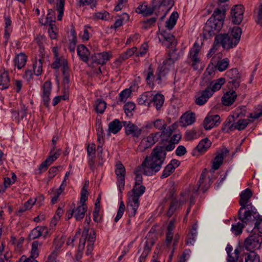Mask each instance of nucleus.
Wrapping results in <instances>:
<instances>
[{"instance_id":"1","label":"nucleus","mask_w":262,"mask_h":262,"mask_svg":"<svg viewBox=\"0 0 262 262\" xmlns=\"http://www.w3.org/2000/svg\"><path fill=\"white\" fill-rule=\"evenodd\" d=\"M165 160V153L161 148H157L152 151L150 156L146 157L141 165L135 171V184H141L142 182L141 173L146 176H152L159 171Z\"/></svg>"},{"instance_id":"2","label":"nucleus","mask_w":262,"mask_h":262,"mask_svg":"<svg viewBox=\"0 0 262 262\" xmlns=\"http://www.w3.org/2000/svg\"><path fill=\"white\" fill-rule=\"evenodd\" d=\"M225 16L224 10L215 9L212 16L205 24L204 28V32L211 36L215 34V31H220L223 26Z\"/></svg>"},{"instance_id":"3","label":"nucleus","mask_w":262,"mask_h":262,"mask_svg":"<svg viewBox=\"0 0 262 262\" xmlns=\"http://www.w3.org/2000/svg\"><path fill=\"white\" fill-rule=\"evenodd\" d=\"M236 45L233 42V40L228 34H220L216 36L213 47L210 49L207 56L211 57L220 46H222L224 49L228 50Z\"/></svg>"},{"instance_id":"4","label":"nucleus","mask_w":262,"mask_h":262,"mask_svg":"<svg viewBox=\"0 0 262 262\" xmlns=\"http://www.w3.org/2000/svg\"><path fill=\"white\" fill-rule=\"evenodd\" d=\"M179 58L178 54L175 50L169 51V57L163 62V64L158 68L159 73L156 75L157 80H161V78L164 76L167 72L173 69L174 62Z\"/></svg>"},{"instance_id":"5","label":"nucleus","mask_w":262,"mask_h":262,"mask_svg":"<svg viewBox=\"0 0 262 262\" xmlns=\"http://www.w3.org/2000/svg\"><path fill=\"white\" fill-rule=\"evenodd\" d=\"M145 241L140 246L138 253H141L140 260H144L147 257L152 246L155 244V235L152 233L149 232L146 236Z\"/></svg>"},{"instance_id":"6","label":"nucleus","mask_w":262,"mask_h":262,"mask_svg":"<svg viewBox=\"0 0 262 262\" xmlns=\"http://www.w3.org/2000/svg\"><path fill=\"white\" fill-rule=\"evenodd\" d=\"M262 242V237L258 234H253L247 238L245 242L246 249L253 251L260 248Z\"/></svg>"},{"instance_id":"7","label":"nucleus","mask_w":262,"mask_h":262,"mask_svg":"<svg viewBox=\"0 0 262 262\" xmlns=\"http://www.w3.org/2000/svg\"><path fill=\"white\" fill-rule=\"evenodd\" d=\"M160 137V133L150 134L149 136L144 138L139 146V150H144L146 148L151 147L158 140Z\"/></svg>"},{"instance_id":"8","label":"nucleus","mask_w":262,"mask_h":262,"mask_svg":"<svg viewBox=\"0 0 262 262\" xmlns=\"http://www.w3.org/2000/svg\"><path fill=\"white\" fill-rule=\"evenodd\" d=\"M244 6L242 5L234 6L231 10L232 21L235 24H239L243 19Z\"/></svg>"},{"instance_id":"9","label":"nucleus","mask_w":262,"mask_h":262,"mask_svg":"<svg viewBox=\"0 0 262 262\" xmlns=\"http://www.w3.org/2000/svg\"><path fill=\"white\" fill-rule=\"evenodd\" d=\"M200 51V47L198 43L195 42L189 52V59L192 62L191 66L195 70L198 69V65L200 62L199 57Z\"/></svg>"},{"instance_id":"10","label":"nucleus","mask_w":262,"mask_h":262,"mask_svg":"<svg viewBox=\"0 0 262 262\" xmlns=\"http://www.w3.org/2000/svg\"><path fill=\"white\" fill-rule=\"evenodd\" d=\"M160 41L166 47H171V50L177 45V40L174 36L166 31H162L159 36Z\"/></svg>"},{"instance_id":"11","label":"nucleus","mask_w":262,"mask_h":262,"mask_svg":"<svg viewBox=\"0 0 262 262\" xmlns=\"http://www.w3.org/2000/svg\"><path fill=\"white\" fill-rule=\"evenodd\" d=\"M139 198L135 195H132L128 194V203L127 206V210L129 216H134L136 213V211L139 207Z\"/></svg>"},{"instance_id":"12","label":"nucleus","mask_w":262,"mask_h":262,"mask_svg":"<svg viewBox=\"0 0 262 262\" xmlns=\"http://www.w3.org/2000/svg\"><path fill=\"white\" fill-rule=\"evenodd\" d=\"M252 195V192L251 190L247 188L244 191H243L240 194V201L239 204L241 205V210H244V209L252 208V205L251 203H249L250 199Z\"/></svg>"},{"instance_id":"13","label":"nucleus","mask_w":262,"mask_h":262,"mask_svg":"<svg viewBox=\"0 0 262 262\" xmlns=\"http://www.w3.org/2000/svg\"><path fill=\"white\" fill-rule=\"evenodd\" d=\"M229 150L226 148H223L217 151L212 161V169L215 170L219 168L223 163L224 158L227 155Z\"/></svg>"},{"instance_id":"14","label":"nucleus","mask_w":262,"mask_h":262,"mask_svg":"<svg viewBox=\"0 0 262 262\" xmlns=\"http://www.w3.org/2000/svg\"><path fill=\"white\" fill-rule=\"evenodd\" d=\"M125 133L127 135H131L134 138H139L142 133V129L130 122H124Z\"/></svg>"},{"instance_id":"15","label":"nucleus","mask_w":262,"mask_h":262,"mask_svg":"<svg viewBox=\"0 0 262 262\" xmlns=\"http://www.w3.org/2000/svg\"><path fill=\"white\" fill-rule=\"evenodd\" d=\"M116 174L118 179V187L120 191L124 189L125 183V169L124 166L121 163L116 164Z\"/></svg>"},{"instance_id":"16","label":"nucleus","mask_w":262,"mask_h":262,"mask_svg":"<svg viewBox=\"0 0 262 262\" xmlns=\"http://www.w3.org/2000/svg\"><path fill=\"white\" fill-rule=\"evenodd\" d=\"M220 123V117L219 115H208L205 118L203 125L206 130H208L219 125Z\"/></svg>"},{"instance_id":"17","label":"nucleus","mask_w":262,"mask_h":262,"mask_svg":"<svg viewBox=\"0 0 262 262\" xmlns=\"http://www.w3.org/2000/svg\"><path fill=\"white\" fill-rule=\"evenodd\" d=\"M226 75L230 79L229 83L232 84L234 88L239 86L241 76L236 69H232L227 71Z\"/></svg>"},{"instance_id":"18","label":"nucleus","mask_w":262,"mask_h":262,"mask_svg":"<svg viewBox=\"0 0 262 262\" xmlns=\"http://www.w3.org/2000/svg\"><path fill=\"white\" fill-rule=\"evenodd\" d=\"M212 96V92L206 89L197 94L195 96V102L199 105H204Z\"/></svg>"},{"instance_id":"19","label":"nucleus","mask_w":262,"mask_h":262,"mask_svg":"<svg viewBox=\"0 0 262 262\" xmlns=\"http://www.w3.org/2000/svg\"><path fill=\"white\" fill-rule=\"evenodd\" d=\"M111 56L112 55L111 53L103 52L95 54L92 56L91 59L93 63L104 64L110 59Z\"/></svg>"},{"instance_id":"20","label":"nucleus","mask_w":262,"mask_h":262,"mask_svg":"<svg viewBox=\"0 0 262 262\" xmlns=\"http://www.w3.org/2000/svg\"><path fill=\"white\" fill-rule=\"evenodd\" d=\"M42 98L44 104L48 106L50 100V96L51 95L52 84L50 81H46L42 85Z\"/></svg>"},{"instance_id":"21","label":"nucleus","mask_w":262,"mask_h":262,"mask_svg":"<svg viewBox=\"0 0 262 262\" xmlns=\"http://www.w3.org/2000/svg\"><path fill=\"white\" fill-rule=\"evenodd\" d=\"M137 50L136 48H133L128 49L126 52L123 53L120 56L116 59L114 64L116 67H118L121 63L132 56Z\"/></svg>"},{"instance_id":"22","label":"nucleus","mask_w":262,"mask_h":262,"mask_svg":"<svg viewBox=\"0 0 262 262\" xmlns=\"http://www.w3.org/2000/svg\"><path fill=\"white\" fill-rule=\"evenodd\" d=\"M237 97V94L234 91L227 92L222 97V101L225 106H229L233 103Z\"/></svg>"},{"instance_id":"23","label":"nucleus","mask_w":262,"mask_h":262,"mask_svg":"<svg viewBox=\"0 0 262 262\" xmlns=\"http://www.w3.org/2000/svg\"><path fill=\"white\" fill-rule=\"evenodd\" d=\"M89 158V165L92 170L95 169V145L93 143L89 144L87 147Z\"/></svg>"},{"instance_id":"24","label":"nucleus","mask_w":262,"mask_h":262,"mask_svg":"<svg viewBox=\"0 0 262 262\" xmlns=\"http://www.w3.org/2000/svg\"><path fill=\"white\" fill-rule=\"evenodd\" d=\"M164 102V97L162 94L151 93L150 103H153L154 105L157 110H159L163 106Z\"/></svg>"},{"instance_id":"25","label":"nucleus","mask_w":262,"mask_h":262,"mask_svg":"<svg viewBox=\"0 0 262 262\" xmlns=\"http://www.w3.org/2000/svg\"><path fill=\"white\" fill-rule=\"evenodd\" d=\"M27 61V56L24 53H20L17 54L14 59V64L18 69L23 68L26 63Z\"/></svg>"},{"instance_id":"26","label":"nucleus","mask_w":262,"mask_h":262,"mask_svg":"<svg viewBox=\"0 0 262 262\" xmlns=\"http://www.w3.org/2000/svg\"><path fill=\"white\" fill-rule=\"evenodd\" d=\"M195 120V114L193 113H186L180 118V122L182 126H187L192 124Z\"/></svg>"},{"instance_id":"27","label":"nucleus","mask_w":262,"mask_h":262,"mask_svg":"<svg viewBox=\"0 0 262 262\" xmlns=\"http://www.w3.org/2000/svg\"><path fill=\"white\" fill-rule=\"evenodd\" d=\"M10 85V79L7 71L1 70L0 72V89L5 90Z\"/></svg>"},{"instance_id":"28","label":"nucleus","mask_w":262,"mask_h":262,"mask_svg":"<svg viewBox=\"0 0 262 262\" xmlns=\"http://www.w3.org/2000/svg\"><path fill=\"white\" fill-rule=\"evenodd\" d=\"M55 0H48L50 4H53ZM65 0H56L55 10L58 12L57 19L61 20L63 14Z\"/></svg>"},{"instance_id":"29","label":"nucleus","mask_w":262,"mask_h":262,"mask_svg":"<svg viewBox=\"0 0 262 262\" xmlns=\"http://www.w3.org/2000/svg\"><path fill=\"white\" fill-rule=\"evenodd\" d=\"M87 210L86 205H80L76 208L73 209L74 217L76 221H80L83 218Z\"/></svg>"},{"instance_id":"30","label":"nucleus","mask_w":262,"mask_h":262,"mask_svg":"<svg viewBox=\"0 0 262 262\" xmlns=\"http://www.w3.org/2000/svg\"><path fill=\"white\" fill-rule=\"evenodd\" d=\"M77 50L80 59L84 62H88L90 54L89 50L84 45H80L78 46Z\"/></svg>"},{"instance_id":"31","label":"nucleus","mask_w":262,"mask_h":262,"mask_svg":"<svg viewBox=\"0 0 262 262\" xmlns=\"http://www.w3.org/2000/svg\"><path fill=\"white\" fill-rule=\"evenodd\" d=\"M122 128V124L118 119H115L108 124V135L111 133L114 134H117Z\"/></svg>"},{"instance_id":"32","label":"nucleus","mask_w":262,"mask_h":262,"mask_svg":"<svg viewBox=\"0 0 262 262\" xmlns=\"http://www.w3.org/2000/svg\"><path fill=\"white\" fill-rule=\"evenodd\" d=\"M43 233H47V229L45 227H37L33 229L29 235L30 239L33 240L38 238L42 235Z\"/></svg>"},{"instance_id":"33","label":"nucleus","mask_w":262,"mask_h":262,"mask_svg":"<svg viewBox=\"0 0 262 262\" xmlns=\"http://www.w3.org/2000/svg\"><path fill=\"white\" fill-rule=\"evenodd\" d=\"M225 80L223 78H219L210 82V85L206 89H209L212 92V94L216 91L219 90L222 85L225 83Z\"/></svg>"},{"instance_id":"34","label":"nucleus","mask_w":262,"mask_h":262,"mask_svg":"<svg viewBox=\"0 0 262 262\" xmlns=\"http://www.w3.org/2000/svg\"><path fill=\"white\" fill-rule=\"evenodd\" d=\"M173 192L172 191H170V195L171 196V199L170 200L169 209L167 213V216L169 217L171 216L179 206H180L178 201L175 198H173Z\"/></svg>"},{"instance_id":"35","label":"nucleus","mask_w":262,"mask_h":262,"mask_svg":"<svg viewBox=\"0 0 262 262\" xmlns=\"http://www.w3.org/2000/svg\"><path fill=\"white\" fill-rule=\"evenodd\" d=\"M253 207L252 206V208L247 209V210L242 214V211L241 208L238 210L239 219L241 220L243 223H247L251 219L252 216V212L253 211Z\"/></svg>"},{"instance_id":"36","label":"nucleus","mask_w":262,"mask_h":262,"mask_svg":"<svg viewBox=\"0 0 262 262\" xmlns=\"http://www.w3.org/2000/svg\"><path fill=\"white\" fill-rule=\"evenodd\" d=\"M154 10L155 8L153 6H148L145 5H142L137 8L136 12L143 14L144 16H147L151 14Z\"/></svg>"},{"instance_id":"37","label":"nucleus","mask_w":262,"mask_h":262,"mask_svg":"<svg viewBox=\"0 0 262 262\" xmlns=\"http://www.w3.org/2000/svg\"><path fill=\"white\" fill-rule=\"evenodd\" d=\"M242 32V29L241 28L238 27H234L233 28L231 34L229 35L231 36V38L233 40V42L235 43V44L237 45L239 42Z\"/></svg>"},{"instance_id":"38","label":"nucleus","mask_w":262,"mask_h":262,"mask_svg":"<svg viewBox=\"0 0 262 262\" xmlns=\"http://www.w3.org/2000/svg\"><path fill=\"white\" fill-rule=\"evenodd\" d=\"M178 16L179 15L177 12H173L166 22V27L169 30L172 29L176 24Z\"/></svg>"},{"instance_id":"39","label":"nucleus","mask_w":262,"mask_h":262,"mask_svg":"<svg viewBox=\"0 0 262 262\" xmlns=\"http://www.w3.org/2000/svg\"><path fill=\"white\" fill-rule=\"evenodd\" d=\"M151 96V93L149 92H146L143 93L138 99V103L140 105L148 104V106H149L150 104V98Z\"/></svg>"},{"instance_id":"40","label":"nucleus","mask_w":262,"mask_h":262,"mask_svg":"<svg viewBox=\"0 0 262 262\" xmlns=\"http://www.w3.org/2000/svg\"><path fill=\"white\" fill-rule=\"evenodd\" d=\"M211 142L207 139L205 138L201 140L196 146V148L200 152L205 151L210 146Z\"/></svg>"},{"instance_id":"41","label":"nucleus","mask_w":262,"mask_h":262,"mask_svg":"<svg viewBox=\"0 0 262 262\" xmlns=\"http://www.w3.org/2000/svg\"><path fill=\"white\" fill-rule=\"evenodd\" d=\"M94 107L97 113L102 114L106 108V103L101 99H97L95 102Z\"/></svg>"},{"instance_id":"42","label":"nucleus","mask_w":262,"mask_h":262,"mask_svg":"<svg viewBox=\"0 0 262 262\" xmlns=\"http://www.w3.org/2000/svg\"><path fill=\"white\" fill-rule=\"evenodd\" d=\"M145 190V187L141 184H135L134 188L132 190V193H129L132 195H135L138 197H140L142 195Z\"/></svg>"},{"instance_id":"43","label":"nucleus","mask_w":262,"mask_h":262,"mask_svg":"<svg viewBox=\"0 0 262 262\" xmlns=\"http://www.w3.org/2000/svg\"><path fill=\"white\" fill-rule=\"evenodd\" d=\"M245 262H260L259 256L254 251L245 255Z\"/></svg>"},{"instance_id":"44","label":"nucleus","mask_w":262,"mask_h":262,"mask_svg":"<svg viewBox=\"0 0 262 262\" xmlns=\"http://www.w3.org/2000/svg\"><path fill=\"white\" fill-rule=\"evenodd\" d=\"M11 20L9 17H5V30L4 38L6 41H7L9 38L10 33L12 31V28L11 27Z\"/></svg>"},{"instance_id":"45","label":"nucleus","mask_w":262,"mask_h":262,"mask_svg":"<svg viewBox=\"0 0 262 262\" xmlns=\"http://www.w3.org/2000/svg\"><path fill=\"white\" fill-rule=\"evenodd\" d=\"M174 128L175 126L174 124H172L168 127H167L166 125L164 127L162 128V132L160 133V137L162 136H165L166 137H170Z\"/></svg>"},{"instance_id":"46","label":"nucleus","mask_w":262,"mask_h":262,"mask_svg":"<svg viewBox=\"0 0 262 262\" xmlns=\"http://www.w3.org/2000/svg\"><path fill=\"white\" fill-rule=\"evenodd\" d=\"M249 123V120L247 119H241L234 123V129L239 130H243L246 128Z\"/></svg>"},{"instance_id":"47","label":"nucleus","mask_w":262,"mask_h":262,"mask_svg":"<svg viewBox=\"0 0 262 262\" xmlns=\"http://www.w3.org/2000/svg\"><path fill=\"white\" fill-rule=\"evenodd\" d=\"M42 60L39 59L38 61H36L33 66L34 73L36 76L41 75L42 72Z\"/></svg>"},{"instance_id":"48","label":"nucleus","mask_w":262,"mask_h":262,"mask_svg":"<svg viewBox=\"0 0 262 262\" xmlns=\"http://www.w3.org/2000/svg\"><path fill=\"white\" fill-rule=\"evenodd\" d=\"M229 60L228 58H224L223 60L218 61L216 68L220 71L225 70L229 66Z\"/></svg>"},{"instance_id":"49","label":"nucleus","mask_w":262,"mask_h":262,"mask_svg":"<svg viewBox=\"0 0 262 262\" xmlns=\"http://www.w3.org/2000/svg\"><path fill=\"white\" fill-rule=\"evenodd\" d=\"M89 229L84 228L82 234V237L79 239L78 249L80 250H83L86 242V235H88Z\"/></svg>"},{"instance_id":"50","label":"nucleus","mask_w":262,"mask_h":262,"mask_svg":"<svg viewBox=\"0 0 262 262\" xmlns=\"http://www.w3.org/2000/svg\"><path fill=\"white\" fill-rule=\"evenodd\" d=\"M244 223H237L235 225H232L231 230L235 235H239L242 232V230L244 227Z\"/></svg>"},{"instance_id":"51","label":"nucleus","mask_w":262,"mask_h":262,"mask_svg":"<svg viewBox=\"0 0 262 262\" xmlns=\"http://www.w3.org/2000/svg\"><path fill=\"white\" fill-rule=\"evenodd\" d=\"M135 108V104L133 102H127L123 107L124 112L127 116H130L132 115V112L134 110Z\"/></svg>"},{"instance_id":"52","label":"nucleus","mask_w":262,"mask_h":262,"mask_svg":"<svg viewBox=\"0 0 262 262\" xmlns=\"http://www.w3.org/2000/svg\"><path fill=\"white\" fill-rule=\"evenodd\" d=\"M60 150H58L57 151H54L51 154L50 152L49 156L46 159V162L51 165L54 161H55L60 155Z\"/></svg>"},{"instance_id":"53","label":"nucleus","mask_w":262,"mask_h":262,"mask_svg":"<svg viewBox=\"0 0 262 262\" xmlns=\"http://www.w3.org/2000/svg\"><path fill=\"white\" fill-rule=\"evenodd\" d=\"M40 245L41 243H39L38 241H34L32 243L31 257L35 258L38 256V247Z\"/></svg>"},{"instance_id":"54","label":"nucleus","mask_w":262,"mask_h":262,"mask_svg":"<svg viewBox=\"0 0 262 262\" xmlns=\"http://www.w3.org/2000/svg\"><path fill=\"white\" fill-rule=\"evenodd\" d=\"M125 209V206L123 201H121L120 203L119 207L117 213V215L116 216L114 221L115 222H117L122 216L124 210Z\"/></svg>"},{"instance_id":"55","label":"nucleus","mask_w":262,"mask_h":262,"mask_svg":"<svg viewBox=\"0 0 262 262\" xmlns=\"http://www.w3.org/2000/svg\"><path fill=\"white\" fill-rule=\"evenodd\" d=\"M159 73V71L158 70V72H157L156 75H154V72L150 68H149V71L147 73L146 79L147 80V82L148 84H151L154 80L156 81H158L159 83L161 81L159 80H157V74Z\"/></svg>"},{"instance_id":"56","label":"nucleus","mask_w":262,"mask_h":262,"mask_svg":"<svg viewBox=\"0 0 262 262\" xmlns=\"http://www.w3.org/2000/svg\"><path fill=\"white\" fill-rule=\"evenodd\" d=\"M199 135L194 130H189L186 132L185 138L186 140L190 141L194 139L198 138Z\"/></svg>"},{"instance_id":"57","label":"nucleus","mask_w":262,"mask_h":262,"mask_svg":"<svg viewBox=\"0 0 262 262\" xmlns=\"http://www.w3.org/2000/svg\"><path fill=\"white\" fill-rule=\"evenodd\" d=\"M132 91L128 89L122 91L119 94V100L121 102H125L130 96Z\"/></svg>"},{"instance_id":"58","label":"nucleus","mask_w":262,"mask_h":262,"mask_svg":"<svg viewBox=\"0 0 262 262\" xmlns=\"http://www.w3.org/2000/svg\"><path fill=\"white\" fill-rule=\"evenodd\" d=\"M190 197L189 190H186L185 191L181 193L180 198L179 201V206L185 204Z\"/></svg>"},{"instance_id":"59","label":"nucleus","mask_w":262,"mask_h":262,"mask_svg":"<svg viewBox=\"0 0 262 262\" xmlns=\"http://www.w3.org/2000/svg\"><path fill=\"white\" fill-rule=\"evenodd\" d=\"M46 23H49V25H51L55 21V13L53 9H49L47 16Z\"/></svg>"},{"instance_id":"60","label":"nucleus","mask_w":262,"mask_h":262,"mask_svg":"<svg viewBox=\"0 0 262 262\" xmlns=\"http://www.w3.org/2000/svg\"><path fill=\"white\" fill-rule=\"evenodd\" d=\"M174 170V167L172 165L168 164L164 170L163 171L162 174L161 176L162 178H165L168 177Z\"/></svg>"},{"instance_id":"61","label":"nucleus","mask_w":262,"mask_h":262,"mask_svg":"<svg viewBox=\"0 0 262 262\" xmlns=\"http://www.w3.org/2000/svg\"><path fill=\"white\" fill-rule=\"evenodd\" d=\"M62 60H67L63 57H56L54 62L52 64V68L55 69H58L59 67H61Z\"/></svg>"},{"instance_id":"62","label":"nucleus","mask_w":262,"mask_h":262,"mask_svg":"<svg viewBox=\"0 0 262 262\" xmlns=\"http://www.w3.org/2000/svg\"><path fill=\"white\" fill-rule=\"evenodd\" d=\"M88 195L89 193L87 189H85V187H83L81 192L80 205H85V202L88 199Z\"/></svg>"},{"instance_id":"63","label":"nucleus","mask_w":262,"mask_h":262,"mask_svg":"<svg viewBox=\"0 0 262 262\" xmlns=\"http://www.w3.org/2000/svg\"><path fill=\"white\" fill-rule=\"evenodd\" d=\"M154 126L158 129L162 130L166 125L165 121L161 119H158L154 122Z\"/></svg>"},{"instance_id":"64","label":"nucleus","mask_w":262,"mask_h":262,"mask_svg":"<svg viewBox=\"0 0 262 262\" xmlns=\"http://www.w3.org/2000/svg\"><path fill=\"white\" fill-rule=\"evenodd\" d=\"M239 255V251L238 249H235L234 251L228 255L229 258L228 259V262H235L237 260Z\"/></svg>"}]
</instances>
